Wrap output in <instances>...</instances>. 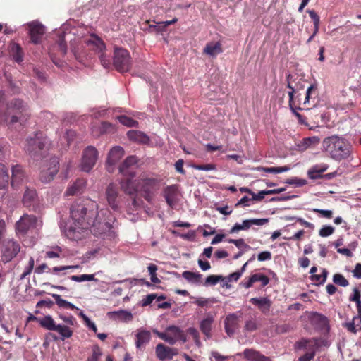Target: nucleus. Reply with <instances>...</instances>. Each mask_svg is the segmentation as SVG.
<instances>
[{
    "label": "nucleus",
    "mask_w": 361,
    "mask_h": 361,
    "mask_svg": "<svg viewBox=\"0 0 361 361\" xmlns=\"http://www.w3.org/2000/svg\"><path fill=\"white\" fill-rule=\"evenodd\" d=\"M25 178V173L20 165L16 164L12 166V176L11 184L13 188L18 186Z\"/></svg>",
    "instance_id": "obj_21"
},
{
    "label": "nucleus",
    "mask_w": 361,
    "mask_h": 361,
    "mask_svg": "<svg viewBox=\"0 0 361 361\" xmlns=\"http://www.w3.org/2000/svg\"><path fill=\"white\" fill-rule=\"evenodd\" d=\"M50 145V141L42 132L37 133L33 137L26 140L25 149L34 160H39L45 156Z\"/></svg>",
    "instance_id": "obj_5"
},
{
    "label": "nucleus",
    "mask_w": 361,
    "mask_h": 361,
    "mask_svg": "<svg viewBox=\"0 0 361 361\" xmlns=\"http://www.w3.org/2000/svg\"><path fill=\"white\" fill-rule=\"evenodd\" d=\"M335 229L331 226H324L319 231V235L321 237L325 238L334 233Z\"/></svg>",
    "instance_id": "obj_50"
},
{
    "label": "nucleus",
    "mask_w": 361,
    "mask_h": 361,
    "mask_svg": "<svg viewBox=\"0 0 361 361\" xmlns=\"http://www.w3.org/2000/svg\"><path fill=\"white\" fill-rule=\"evenodd\" d=\"M333 282L342 287H346L349 285L348 281L341 274H335L333 276Z\"/></svg>",
    "instance_id": "obj_47"
},
{
    "label": "nucleus",
    "mask_w": 361,
    "mask_h": 361,
    "mask_svg": "<svg viewBox=\"0 0 361 361\" xmlns=\"http://www.w3.org/2000/svg\"><path fill=\"white\" fill-rule=\"evenodd\" d=\"M79 268V265H68V266H61V267H54L52 268L51 271L54 274H58L59 271H65L68 269H74Z\"/></svg>",
    "instance_id": "obj_58"
},
{
    "label": "nucleus",
    "mask_w": 361,
    "mask_h": 361,
    "mask_svg": "<svg viewBox=\"0 0 361 361\" xmlns=\"http://www.w3.org/2000/svg\"><path fill=\"white\" fill-rule=\"evenodd\" d=\"M98 158V151L94 147L88 146L82 154L81 169L83 171L89 172L96 164Z\"/></svg>",
    "instance_id": "obj_12"
},
{
    "label": "nucleus",
    "mask_w": 361,
    "mask_h": 361,
    "mask_svg": "<svg viewBox=\"0 0 361 361\" xmlns=\"http://www.w3.org/2000/svg\"><path fill=\"white\" fill-rule=\"evenodd\" d=\"M113 65L115 69L120 73L128 72L132 65L129 51L121 47H115Z\"/></svg>",
    "instance_id": "obj_7"
},
{
    "label": "nucleus",
    "mask_w": 361,
    "mask_h": 361,
    "mask_svg": "<svg viewBox=\"0 0 361 361\" xmlns=\"http://www.w3.org/2000/svg\"><path fill=\"white\" fill-rule=\"evenodd\" d=\"M92 354L87 357V361H99L102 355V348L97 345H93L91 348Z\"/></svg>",
    "instance_id": "obj_42"
},
{
    "label": "nucleus",
    "mask_w": 361,
    "mask_h": 361,
    "mask_svg": "<svg viewBox=\"0 0 361 361\" xmlns=\"http://www.w3.org/2000/svg\"><path fill=\"white\" fill-rule=\"evenodd\" d=\"M114 130V127L111 123L106 121L101 123L100 132L101 133H110Z\"/></svg>",
    "instance_id": "obj_57"
},
{
    "label": "nucleus",
    "mask_w": 361,
    "mask_h": 361,
    "mask_svg": "<svg viewBox=\"0 0 361 361\" xmlns=\"http://www.w3.org/2000/svg\"><path fill=\"white\" fill-rule=\"evenodd\" d=\"M34 265H35L34 259H33V257H30L29 259L28 265L25 268V271L21 274L20 278L25 279L27 275H29L32 272V271L34 268Z\"/></svg>",
    "instance_id": "obj_53"
},
{
    "label": "nucleus",
    "mask_w": 361,
    "mask_h": 361,
    "mask_svg": "<svg viewBox=\"0 0 361 361\" xmlns=\"http://www.w3.org/2000/svg\"><path fill=\"white\" fill-rule=\"evenodd\" d=\"M118 188L114 183H110L106 189V197L109 205L111 208L116 211L118 209Z\"/></svg>",
    "instance_id": "obj_16"
},
{
    "label": "nucleus",
    "mask_w": 361,
    "mask_h": 361,
    "mask_svg": "<svg viewBox=\"0 0 361 361\" xmlns=\"http://www.w3.org/2000/svg\"><path fill=\"white\" fill-rule=\"evenodd\" d=\"M311 320L313 324L318 325L319 327H324L328 324L327 317L317 312L312 314Z\"/></svg>",
    "instance_id": "obj_39"
},
{
    "label": "nucleus",
    "mask_w": 361,
    "mask_h": 361,
    "mask_svg": "<svg viewBox=\"0 0 361 361\" xmlns=\"http://www.w3.org/2000/svg\"><path fill=\"white\" fill-rule=\"evenodd\" d=\"M316 350H312L306 353L302 356L300 357L298 361H311L315 356Z\"/></svg>",
    "instance_id": "obj_60"
},
{
    "label": "nucleus",
    "mask_w": 361,
    "mask_h": 361,
    "mask_svg": "<svg viewBox=\"0 0 361 361\" xmlns=\"http://www.w3.org/2000/svg\"><path fill=\"white\" fill-rule=\"evenodd\" d=\"M118 120L121 124L127 127H134L138 124L137 121L124 115L118 116Z\"/></svg>",
    "instance_id": "obj_46"
},
{
    "label": "nucleus",
    "mask_w": 361,
    "mask_h": 361,
    "mask_svg": "<svg viewBox=\"0 0 361 361\" xmlns=\"http://www.w3.org/2000/svg\"><path fill=\"white\" fill-rule=\"evenodd\" d=\"M70 279L76 282H82V281H97V279H95L94 274H82L80 276L73 275L70 277Z\"/></svg>",
    "instance_id": "obj_44"
},
{
    "label": "nucleus",
    "mask_w": 361,
    "mask_h": 361,
    "mask_svg": "<svg viewBox=\"0 0 361 361\" xmlns=\"http://www.w3.org/2000/svg\"><path fill=\"white\" fill-rule=\"evenodd\" d=\"M307 12L309 13L310 17L314 22V28L319 29L320 18L318 14L314 10H307Z\"/></svg>",
    "instance_id": "obj_52"
},
{
    "label": "nucleus",
    "mask_w": 361,
    "mask_h": 361,
    "mask_svg": "<svg viewBox=\"0 0 361 361\" xmlns=\"http://www.w3.org/2000/svg\"><path fill=\"white\" fill-rule=\"evenodd\" d=\"M42 226V221L36 216L25 214L16 221L15 228L18 236L24 237L30 231L38 230Z\"/></svg>",
    "instance_id": "obj_6"
},
{
    "label": "nucleus",
    "mask_w": 361,
    "mask_h": 361,
    "mask_svg": "<svg viewBox=\"0 0 361 361\" xmlns=\"http://www.w3.org/2000/svg\"><path fill=\"white\" fill-rule=\"evenodd\" d=\"M222 51L221 44L219 42H209L204 49V53L211 56H215Z\"/></svg>",
    "instance_id": "obj_29"
},
{
    "label": "nucleus",
    "mask_w": 361,
    "mask_h": 361,
    "mask_svg": "<svg viewBox=\"0 0 361 361\" xmlns=\"http://www.w3.org/2000/svg\"><path fill=\"white\" fill-rule=\"evenodd\" d=\"M250 302L264 314H268L272 305V301L268 297L252 298Z\"/></svg>",
    "instance_id": "obj_17"
},
{
    "label": "nucleus",
    "mask_w": 361,
    "mask_h": 361,
    "mask_svg": "<svg viewBox=\"0 0 361 361\" xmlns=\"http://www.w3.org/2000/svg\"><path fill=\"white\" fill-rule=\"evenodd\" d=\"M271 259V253L269 251H263L260 252L257 256L259 261H266Z\"/></svg>",
    "instance_id": "obj_63"
},
{
    "label": "nucleus",
    "mask_w": 361,
    "mask_h": 361,
    "mask_svg": "<svg viewBox=\"0 0 361 361\" xmlns=\"http://www.w3.org/2000/svg\"><path fill=\"white\" fill-rule=\"evenodd\" d=\"M178 351L176 348H171L159 343V360H171Z\"/></svg>",
    "instance_id": "obj_32"
},
{
    "label": "nucleus",
    "mask_w": 361,
    "mask_h": 361,
    "mask_svg": "<svg viewBox=\"0 0 361 361\" xmlns=\"http://www.w3.org/2000/svg\"><path fill=\"white\" fill-rule=\"evenodd\" d=\"M355 304L357 310V315L353 317L351 322L343 324V326L353 334H356L357 332V329L355 328L356 320H359V323H361V301Z\"/></svg>",
    "instance_id": "obj_26"
},
{
    "label": "nucleus",
    "mask_w": 361,
    "mask_h": 361,
    "mask_svg": "<svg viewBox=\"0 0 361 361\" xmlns=\"http://www.w3.org/2000/svg\"><path fill=\"white\" fill-rule=\"evenodd\" d=\"M269 222L268 219H251L243 220L242 223V226L243 230H248L251 226L257 225V226H263Z\"/></svg>",
    "instance_id": "obj_36"
},
{
    "label": "nucleus",
    "mask_w": 361,
    "mask_h": 361,
    "mask_svg": "<svg viewBox=\"0 0 361 361\" xmlns=\"http://www.w3.org/2000/svg\"><path fill=\"white\" fill-rule=\"evenodd\" d=\"M86 180L84 178H78L70 186H68L65 192L66 196L78 195L83 192L86 187Z\"/></svg>",
    "instance_id": "obj_18"
},
{
    "label": "nucleus",
    "mask_w": 361,
    "mask_h": 361,
    "mask_svg": "<svg viewBox=\"0 0 361 361\" xmlns=\"http://www.w3.org/2000/svg\"><path fill=\"white\" fill-rule=\"evenodd\" d=\"M225 278H224L222 276L219 275H210L206 278L204 286H214L216 285L219 281H223Z\"/></svg>",
    "instance_id": "obj_49"
},
{
    "label": "nucleus",
    "mask_w": 361,
    "mask_h": 361,
    "mask_svg": "<svg viewBox=\"0 0 361 361\" xmlns=\"http://www.w3.org/2000/svg\"><path fill=\"white\" fill-rule=\"evenodd\" d=\"M59 170V161L56 157L51 158L42 169L39 175L40 180L44 183L51 182Z\"/></svg>",
    "instance_id": "obj_9"
},
{
    "label": "nucleus",
    "mask_w": 361,
    "mask_h": 361,
    "mask_svg": "<svg viewBox=\"0 0 361 361\" xmlns=\"http://www.w3.org/2000/svg\"><path fill=\"white\" fill-rule=\"evenodd\" d=\"M20 246L18 242L13 239L5 240L1 251V260L4 262H11L20 252Z\"/></svg>",
    "instance_id": "obj_11"
},
{
    "label": "nucleus",
    "mask_w": 361,
    "mask_h": 361,
    "mask_svg": "<svg viewBox=\"0 0 361 361\" xmlns=\"http://www.w3.org/2000/svg\"><path fill=\"white\" fill-rule=\"evenodd\" d=\"M319 345V340L316 338H302L295 343V348L297 350L307 349L309 351H312L316 350Z\"/></svg>",
    "instance_id": "obj_20"
},
{
    "label": "nucleus",
    "mask_w": 361,
    "mask_h": 361,
    "mask_svg": "<svg viewBox=\"0 0 361 361\" xmlns=\"http://www.w3.org/2000/svg\"><path fill=\"white\" fill-rule=\"evenodd\" d=\"M214 322V317L212 313L209 312L206 314V317L200 322V328L203 334L207 338L211 337L212 326Z\"/></svg>",
    "instance_id": "obj_22"
},
{
    "label": "nucleus",
    "mask_w": 361,
    "mask_h": 361,
    "mask_svg": "<svg viewBox=\"0 0 361 361\" xmlns=\"http://www.w3.org/2000/svg\"><path fill=\"white\" fill-rule=\"evenodd\" d=\"M284 190L283 188L280 189H274V190H262L257 194L252 192L251 193L252 195V200L255 201H261L264 198V196L266 195H271V194H279Z\"/></svg>",
    "instance_id": "obj_37"
},
{
    "label": "nucleus",
    "mask_w": 361,
    "mask_h": 361,
    "mask_svg": "<svg viewBox=\"0 0 361 361\" xmlns=\"http://www.w3.org/2000/svg\"><path fill=\"white\" fill-rule=\"evenodd\" d=\"M329 271L326 269H322L321 274H313L311 276V280L315 282L316 285H323L326 281Z\"/></svg>",
    "instance_id": "obj_40"
},
{
    "label": "nucleus",
    "mask_w": 361,
    "mask_h": 361,
    "mask_svg": "<svg viewBox=\"0 0 361 361\" xmlns=\"http://www.w3.org/2000/svg\"><path fill=\"white\" fill-rule=\"evenodd\" d=\"M10 180L8 169L5 165L0 164V189L8 187Z\"/></svg>",
    "instance_id": "obj_34"
},
{
    "label": "nucleus",
    "mask_w": 361,
    "mask_h": 361,
    "mask_svg": "<svg viewBox=\"0 0 361 361\" xmlns=\"http://www.w3.org/2000/svg\"><path fill=\"white\" fill-rule=\"evenodd\" d=\"M113 313L117 316L118 319L126 322L131 321L133 318L132 313L127 310H119Z\"/></svg>",
    "instance_id": "obj_45"
},
{
    "label": "nucleus",
    "mask_w": 361,
    "mask_h": 361,
    "mask_svg": "<svg viewBox=\"0 0 361 361\" xmlns=\"http://www.w3.org/2000/svg\"><path fill=\"white\" fill-rule=\"evenodd\" d=\"M97 210V204L94 202H75L71 207V216L73 224L65 231L67 238L71 240H80L90 229L97 237L109 241L114 240L116 235L112 229L111 224L106 219H102V216L109 214V211Z\"/></svg>",
    "instance_id": "obj_1"
},
{
    "label": "nucleus",
    "mask_w": 361,
    "mask_h": 361,
    "mask_svg": "<svg viewBox=\"0 0 361 361\" xmlns=\"http://www.w3.org/2000/svg\"><path fill=\"white\" fill-rule=\"evenodd\" d=\"M157 266L155 264H150L148 267V270H149L150 276H151V280L154 283H156L157 281L158 280L157 276H156V271H157Z\"/></svg>",
    "instance_id": "obj_62"
},
{
    "label": "nucleus",
    "mask_w": 361,
    "mask_h": 361,
    "mask_svg": "<svg viewBox=\"0 0 361 361\" xmlns=\"http://www.w3.org/2000/svg\"><path fill=\"white\" fill-rule=\"evenodd\" d=\"M243 354L250 361H271L269 357L264 356L254 349L246 348Z\"/></svg>",
    "instance_id": "obj_24"
},
{
    "label": "nucleus",
    "mask_w": 361,
    "mask_h": 361,
    "mask_svg": "<svg viewBox=\"0 0 361 361\" xmlns=\"http://www.w3.org/2000/svg\"><path fill=\"white\" fill-rule=\"evenodd\" d=\"M137 161V157L129 156L119 166L120 173L128 176L121 181V187L125 193L131 196V204H129L128 209L133 212L137 210L141 205L142 202L138 195L143 196L149 203L152 202L157 187L156 179L145 175L140 176L138 180H132L135 174V169Z\"/></svg>",
    "instance_id": "obj_2"
},
{
    "label": "nucleus",
    "mask_w": 361,
    "mask_h": 361,
    "mask_svg": "<svg viewBox=\"0 0 361 361\" xmlns=\"http://www.w3.org/2000/svg\"><path fill=\"white\" fill-rule=\"evenodd\" d=\"M124 155V150L120 146L114 147L108 154L106 163L109 165L113 166Z\"/></svg>",
    "instance_id": "obj_25"
},
{
    "label": "nucleus",
    "mask_w": 361,
    "mask_h": 361,
    "mask_svg": "<svg viewBox=\"0 0 361 361\" xmlns=\"http://www.w3.org/2000/svg\"><path fill=\"white\" fill-rule=\"evenodd\" d=\"M193 168L199 171H212L216 169V166L213 164H195Z\"/></svg>",
    "instance_id": "obj_56"
},
{
    "label": "nucleus",
    "mask_w": 361,
    "mask_h": 361,
    "mask_svg": "<svg viewBox=\"0 0 361 361\" xmlns=\"http://www.w3.org/2000/svg\"><path fill=\"white\" fill-rule=\"evenodd\" d=\"M258 171H264L267 173H279L286 172L289 170L288 166H281V167H263L259 166L256 169Z\"/></svg>",
    "instance_id": "obj_41"
},
{
    "label": "nucleus",
    "mask_w": 361,
    "mask_h": 361,
    "mask_svg": "<svg viewBox=\"0 0 361 361\" xmlns=\"http://www.w3.org/2000/svg\"><path fill=\"white\" fill-rule=\"evenodd\" d=\"M151 338L150 331L141 329L136 334L135 345L137 348H142L147 343Z\"/></svg>",
    "instance_id": "obj_30"
},
{
    "label": "nucleus",
    "mask_w": 361,
    "mask_h": 361,
    "mask_svg": "<svg viewBox=\"0 0 361 361\" xmlns=\"http://www.w3.org/2000/svg\"><path fill=\"white\" fill-rule=\"evenodd\" d=\"M10 54L13 59L18 63H20L23 61L24 52L18 43L13 42L10 44Z\"/></svg>",
    "instance_id": "obj_28"
},
{
    "label": "nucleus",
    "mask_w": 361,
    "mask_h": 361,
    "mask_svg": "<svg viewBox=\"0 0 361 361\" xmlns=\"http://www.w3.org/2000/svg\"><path fill=\"white\" fill-rule=\"evenodd\" d=\"M157 298V294H149L146 298L142 300V305L143 307L150 305L152 301Z\"/></svg>",
    "instance_id": "obj_61"
},
{
    "label": "nucleus",
    "mask_w": 361,
    "mask_h": 361,
    "mask_svg": "<svg viewBox=\"0 0 361 361\" xmlns=\"http://www.w3.org/2000/svg\"><path fill=\"white\" fill-rule=\"evenodd\" d=\"M252 281L255 283L261 282V286L262 287L266 286L269 283L270 279L268 276L263 274L257 273L251 275Z\"/></svg>",
    "instance_id": "obj_43"
},
{
    "label": "nucleus",
    "mask_w": 361,
    "mask_h": 361,
    "mask_svg": "<svg viewBox=\"0 0 361 361\" xmlns=\"http://www.w3.org/2000/svg\"><path fill=\"white\" fill-rule=\"evenodd\" d=\"M37 200V194L36 190L35 188H30L27 187L23 197V204L25 207H30L35 204Z\"/></svg>",
    "instance_id": "obj_23"
},
{
    "label": "nucleus",
    "mask_w": 361,
    "mask_h": 361,
    "mask_svg": "<svg viewBox=\"0 0 361 361\" xmlns=\"http://www.w3.org/2000/svg\"><path fill=\"white\" fill-rule=\"evenodd\" d=\"M28 27L31 42L35 44H39L45 33L44 26L37 22H32L28 24Z\"/></svg>",
    "instance_id": "obj_15"
},
{
    "label": "nucleus",
    "mask_w": 361,
    "mask_h": 361,
    "mask_svg": "<svg viewBox=\"0 0 361 361\" xmlns=\"http://www.w3.org/2000/svg\"><path fill=\"white\" fill-rule=\"evenodd\" d=\"M312 211L314 213L319 214L320 216L326 218V219H331L333 217V212L331 210L312 209Z\"/></svg>",
    "instance_id": "obj_54"
},
{
    "label": "nucleus",
    "mask_w": 361,
    "mask_h": 361,
    "mask_svg": "<svg viewBox=\"0 0 361 361\" xmlns=\"http://www.w3.org/2000/svg\"><path fill=\"white\" fill-rule=\"evenodd\" d=\"M329 168L326 164H316L308 170V176L310 179H317L321 177V173L325 172Z\"/></svg>",
    "instance_id": "obj_31"
},
{
    "label": "nucleus",
    "mask_w": 361,
    "mask_h": 361,
    "mask_svg": "<svg viewBox=\"0 0 361 361\" xmlns=\"http://www.w3.org/2000/svg\"><path fill=\"white\" fill-rule=\"evenodd\" d=\"M183 277L189 282L199 283L201 281L202 275L199 273H195L190 271H185L182 274Z\"/></svg>",
    "instance_id": "obj_38"
},
{
    "label": "nucleus",
    "mask_w": 361,
    "mask_h": 361,
    "mask_svg": "<svg viewBox=\"0 0 361 361\" xmlns=\"http://www.w3.org/2000/svg\"><path fill=\"white\" fill-rule=\"evenodd\" d=\"M188 332L190 335L192 336L196 345H200V335H199L198 331L195 328H189L188 329Z\"/></svg>",
    "instance_id": "obj_59"
},
{
    "label": "nucleus",
    "mask_w": 361,
    "mask_h": 361,
    "mask_svg": "<svg viewBox=\"0 0 361 361\" xmlns=\"http://www.w3.org/2000/svg\"><path fill=\"white\" fill-rule=\"evenodd\" d=\"M322 147L324 152L336 161L348 158L352 152L350 143L338 135L325 137L322 142Z\"/></svg>",
    "instance_id": "obj_3"
},
{
    "label": "nucleus",
    "mask_w": 361,
    "mask_h": 361,
    "mask_svg": "<svg viewBox=\"0 0 361 361\" xmlns=\"http://www.w3.org/2000/svg\"><path fill=\"white\" fill-rule=\"evenodd\" d=\"M92 38L88 40L87 44L92 46L95 51L100 54L99 58L104 68H108L110 65L109 60L106 59L104 51L106 49V45L103 40L96 35H92Z\"/></svg>",
    "instance_id": "obj_14"
},
{
    "label": "nucleus",
    "mask_w": 361,
    "mask_h": 361,
    "mask_svg": "<svg viewBox=\"0 0 361 361\" xmlns=\"http://www.w3.org/2000/svg\"><path fill=\"white\" fill-rule=\"evenodd\" d=\"M39 324L47 330L57 332L63 341L71 338L73 333V330L68 326L57 324L50 315H47L42 317V319H39Z\"/></svg>",
    "instance_id": "obj_8"
},
{
    "label": "nucleus",
    "mask_w": 361,
    "mask_h": 361,
    "mask_svg": "<svg viewBox=\"0 0 361 361\" xmlns=\"http://www.w3.org/2000/svg\"><path fill=\"white\" fill-rule=\"evenodd\" d=\"M56 304L59 307L67 310H78V308L70 302L63 299L60 295L52 294Z\"/></svg>",
    "instance_id": "obj_35"
},
{
    "label": "nucleus",
    "mask_w": 361,
    "mask_h": 361,
    "mask_svg": "<svg viewBox=\"0 0 361 361\" xmlns=\"http://www.w3.org/2000/svg\"><path fill=\"white\" fill-rule=\"evenodd\" d=\"M5 120L10 124L25 122L30 116V110L27 103L20 99H13L7 103Z\"/></svg>",
    "instance_id": "obj_4"
},
{
    "label": "nucleus",
    "mask_w": 361,
    "mask_h": 361,
    "mask_svg": "<svg viewBox=\"0 0 361 361\" xmlns=\"http://www.w3.org/2000/svg\"><path fill=\"white\" fill-rule=\"evenodd\" d=\"M159 338L164 340L171 345L174 344L177 341L186 342L187 338L184 332L178 326H170L163 333L159 332Z\"/></svg>",
    "instance_id": "obj_10"
},
{
    "label": "nucleus",
    "mask_w": 361,
    "mask_h": 361,
    "mask_svg": "<svg viewBox=\"0 0 361 361\" xmlns=\"http://www.w3.org/2000/svg\"><path fill=\"white\" fill-rule=\"evenodd\" d=\"M127 135L130 140L135 142L145 144L149 141V137L140 131L131 130L127 133Z\"/></svg>",
    "instance_id": "obj_33"
},
{
    "label": "nucleus",
    "mask_w": 361,
    "mask_h": 361,
    "mask_svg": "<svg viewBox=\"0 0 361 361\" xmlns=\"http://www.w3.org/2000/svg\"><path fill=\"white\" fill-rule=\"evenodd\" d=\"M184 161L183 159H178L175 164V169L177 172L185 174V170L183 168Z\"/></svg>",
    "instance_id": "obj_64"
},
{
    "label": "nucleus",
    "mask_w": 361,
    "mask_h": 361,
    "mask_svg": "<svg viewBox=\"0 0 361 361\" xmlns=\"http://www.w3.org/2000/svg\"><path fill=\"white\" fill-rule=\"evenodd\" d=\"M180 195L179 185L177 184L168 185L163 188L162 196L167 205L171 209H174L178 204Z\"/></svg>",
    "instance_id": "obj_13"
},
{
    "label": "nucleus",
    "mask_w": 361,
    "mask_h": 361,
    "mask_svg": "<svg viewBox=\"0 0 361 361\" xmlns=\"http://www.w3.org/2000/svg\"><path fill=\"white\" fill-rule=\"evenodd\" d=\"M320 142V139L317 136L303 138L298 144V147L300 151H305L309 148L315 147Z\"/></svg>",
    "instance_id": "obj_27"
},
{
    "label": "nucleus",
    "mask_w": 361,
    "mask_h": 361,
    "mask_svg": "<svg viewBox=\"0 0 361 361\" xmlns=\"http://www.w3.org/2000/svg\"><path fill=\"white\" fill-rule=\"evenodd\" d=\"M237 317L235 314L228 315L224 321V325H228L235 329L237 326Z\"/></svg>",
    "instance_id": "obj_51"
},
{
    "label": "nucleus",
    "mask_w": 361,
    "mask_h": 361,
    "mask_svg": "<svg viewBox=\"0 0 361 361\" xmlns=\"http://www.w3.org/2000/svg\"><path fill=\"white\" fill-rule=\"evenodd\" d=\"M293 75L289 73L286 75V80H287V87L290 89V90L288 92V94L289 97V106L290 109L294 112L295 116L298 118L301 117V115L295 111V109L294 108V94L298 92V87L295 86H293V82L295 80H292Z\"/></svg>",
    "instance_id": "obj_19"
},
{
    "label": "nucleus",
    "mask_w": 361,
    "mask_h": 361,
    "mask_svg": "<svg viewBox=\"0 0 361 361\" xmlns=\"http://www.w3.org/2000/svg\"><path fill=\"white\" fill-rule=\"evenodd\" d=\"M317 85H311L306 90V95L305 98V101L303 104L305 105L306 104L309 103L310 99L312 98V95L314 96V97H317Z\"/></svg>",
    "instance_id": "obj_48"
},
{
    "label": "nucleus",
    "mask_w": 361,
    "mask_h": 361,
    "mask_svg": "<svg viewBox=\"0 0 361 361\" xmlns=\"http://www.w3.org/2000/svg\"><path fill=\"white\" fill-rule=\"evenodd\" d=\"M349 300L355 303L361 302V293L357 288L353 289V294L349 297Z\"/></svg>",
    "instance_id": "obj_55"
}]
</instances>
